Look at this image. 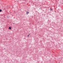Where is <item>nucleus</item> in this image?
Instances as JSON below:
<instances>
[{
    "mask_svg": "<svg viewBox=\"0 0 63 63\" xmlns=\"http://www.w3.org/2000/svg\"><path fill=\"white\" fill-rule=\"evenodd\" d=\"M26 14L27 15H28V14H29V12L28 11H27Z\"/></svg>",
    "mask_w": 63,
    "mask_h": 63,
    "instance_id": "obj_1",
    "label": "nucleus"
},
{
    "mask_svg": "<svg viewBox=\"0 0 63 63\" xmlns=\"http://www.w3.org/2000/svg\"><path fill=\"white\" fill-rule=\"evenodd\" d=\"M50 11H52V9H51V8H50Z\"/></svg>",
    "mask_w": 63,
    "mask_h": 63,
    "instance_id": "obj_2",
    "label": "nucleus"
},
{
    "mask_svg": "<svg viewBox=\"0 0 63 63\" xmlns=\"http://www.w3.org/2000/svg\"><path fill=\"white\" fill-rule=\"evenodd\" d=\"M9 29H11V27H9Z\"/></svg>",
    "mask_w": 63,
    "mask_h": 63,
    "instance_id": "obj_3",
    "label": "nucleus"
},
{
    "mask_svg": "<svg viewBox=\"0 0 63 63\" xmlns=\"http://www.w3.org/2000/svg\"><path fill=\"white\" fill-rule=\"evenodd\" d=\"M2 12V10L0 9V12Z\"/></svg>",
    "mask_w": 63,
    "mask_h": 63,
    "instance_id": "obj_4",
    "label": "nucleus"
},
{
    "mask_svg": "<svg viewBox=\"0 0 63 63\" xmlns=\"http://www.w3.org/2000/svg\"><path fill=\"white\" fill-rule=\"evenodd\" d=\"M29 35L28 36V37H29Z\"/></svg>",
    "mask_w": 63,
    "mask_h": 63,
    "instance_id": "obj_5",
    "label": "nucleus"
},
{
    "mask_svg": "<svg viewBox=\"0 0 63 63\" xmlns=\"http://www.w3.org/2000/svg\"><path fill=\"white\" fill-rule=\"evenodd\" d=\"M58 6H59H59H60V5H59Z\"/></svg>",
    "mask_w": 63,
    "mask_h": 63,
    "instance_id": "obj_6",
    "label": "nucleus"
}]
</instances>
